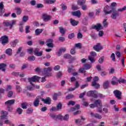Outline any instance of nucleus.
<instances>
[{
	"mask_svg": "<svg viewBox=\"0 0 126 126\" xmlns=\"http://www.w3.org/2000/svg\"><path fill=\"white\" fill-rule=\"evenodd\" d=\"M15 103V99H10L5 102V105L7 109L8 112H12L13 108L12 105H14Z\"/></svg>",
	"mask_w": 126,
	"mask_h": 126,
	"instance_id": "f257e3e1",
	"label": "nucleus"
},
{
	"mask_svg": "<svg viewBox=\"0 0 126 126\" xmlns=\"http://www.w3.org/2000/svg\"><path fill=\"white\" fill-rule=\"evenodd\" d=\"M16 24V21L12 20L11 21H4L3 22V26L5 27H8L9 29H12L13 26Z\"/></svg>",
	"mask_w": 126,
	"mask_h": 126,
	"instance_id": "f03ea898",
	"label": "nucleus"
},
{
	"mask_svg": "<svg viewBox=\"0 0 126 126\" xmlns=\"http://www.w3.org/2000/svg\"><path fill=\"white\" fill-rule=\"evenodd\" d=\"M40 78H41L38 76L35 75L32 77L28 78V80L33 87H35V85L33 84V82H38L39 80H40Z\"/></svg>",
	"mask_w": 126,
	"mask_h": 126,
	"instance_id": "7ed1b4c3",
	"label": "nucleus"
},
{
	"mask_svg": "<svg viewBox=\"0 0 126 126\" xmlns=\"http://www.w3.org/2000/svg\"><path fill=\"white\" fill-rule=\"evenodd\" d=\"M111 11V18L112 19H117V17L119 15V12L116 10V8H112Z\"/></svg>",
	"mask_w": 126,
	"mask_h": 126,
	"instance_id": "20e7f679",
	"label": "nucleus"
},
{
	"mask_svg": "<svg viewBox=\"0 0 126 126\" xmlns=\"http://www.w3.org/2000/svg\"><path fill=\"white\" fill-rule=\"evenodd\" d=\"M0 40L1 41V44L3 46H5L6 44L8 43V37L6 35L2 36L0 38Z\"/></svg>",
	"mask_w": 126,
	"mask_h": 126,
	"instance_id": "39448f33",
	"label": "nucleus"
},
{
	"mask_svg": "<svg viewBox=\"0 0 126 126\" xmlns=\"http://www.w3.org/2000/svg\"><path fill=\"white\" fill-rule=\"evenodd\" d=\"M33 54L36 57H42L43 56V51H40V49L39 48H35L33 50Z\"/></svg>",
	"mask_w": 126,
	"mask_h": 126,
	"instance_id": "423d86ee",
	"label": "nucleus"
},
{
	"mask_svg": "<svg viewBox=\"0 0 126 126\" xmlns=\"http://www.w3.org/2000/svg\"><path fill=\"white\" fill-rule=\"evenodd\" d=\"M51 71H52L51 68H45L42 71V73L43 75H45V76H49L51 73Z\"/></svg>",
	"mask_w": 126,
	"mask_h": 126,
	"instance_id": "0eeeda50",
	"label": "nucleus"
},
{
	"mask_svg": "<svg viewBox=\"0 0 126 126\" xmlns=\"http://www.w3.org/2000/svg\"><path fill=\"white\" fill-rule=\"evenodd\" d=\"M87 96H89V97L92 96V97H94V98H97V92H96V91H89L87 93Z\"/></svg>",
	"mask_w": 126,
	"mask_h": 126,
	"instance_id": "6e6552de",
	"label": "nucleus"
},
{
	"mask_svg": "<svg viewBox=\"0 0 126 126\" xmlns=\"http://www.w3.org/2000/svg\"><path fill=\"white\" fill-rule=\"evenodd\" d=\"M113 93L115 97H116V98H118L119 100L122 99V92L116 90L113 92Z\"/></svg>",
	"mask_w": 126,
	"mask_h": 126,
	"instance_id": "1a4fd4ad",
	"label": "nucleus"
},
{
	"mask_svg": "<svg viewBox=\"0 0 126 126\" xmlns=\"http://www.w3.org/2000/svg\"><path fill=\"white\" fill-rule=\"evenodd\" d=\"M90 54L91 56H89V60L91 62V63H94L95 61L94 60V58L92 57H96L97 54H96V52L94 51H92Z\"/></svg>",
	"mask_w": 126,
	"mask_h": 126,
	"instance_id": "9d476101",
	"label": "nucleus"
},
{
	"mask_svg": "<svg viewBox=\"0 0 126 126\" xmlns=\"http://www.w3.org/2000/svg\"><path fill=\"white\" fill-rule=\"evenodd\" d=\"M0 16H2V14L5 12L3 2H0Z\"/></svg>",
	"mask_w": 126,
	"mask_h": 126,
	"instance_id": "9b49d317",
	"label": "nucleus"
},
{
	"mask_svg": "<svg viewBox=\"0 0 126 126\" xmlns=\"http://www.w3.org/2000/svg\"><path fill=\"white\" fill-rule=\"evenodd\" d=\"M110 8H111L110 6H109L106 5L104 7V8L103 9V11H104L105 14H106V15L111 14V13H112V10H110V11H108V10H110Z\"/></svg>",
	"mask_w": 126,
	"mask_h": 126,
	"instance_id": "f8f14e48",
	"label": "nucleus"
},
{
	"mask_svg": "<svg viewBox=\"0 0 126 126\" xmlns=\"http://www.w3.org/2000/svg\"><path fill=\"white\" fill-rule=\"evenodd\" d=\"M0 114L2 115L0 117V120H6L7 115H8V112H7V111H1Z\"/></svg>",
	"mask_w": 126,
	"mask_h": 126,
	"instance_id": "ddd939ff",
	"label": "nucleus"
},
{
	"mask_svg": "<svg viewBox=\"0 0 126 126\" xmlns=\"http://www.w3.org/2000/svg\"><path fill=\"white\" fill-rule=\"evenodd\" d=\"M92 29H95L96 31H100V30H102L103 29V27L100 24H97L95 26L92 27Z\"/></svg>",
	"mask_w": 126,
	"mask_h": 126,
	"instance_id": "4468645a",
	"label": "nucleus"
},
{
	"mask_svg": "<svg viewBox=\"0 0 126 126\" xmlns=\"http://www.w3.org/2000/svg\"><path fill=\"white\" fill-rule=\"evenodd\" d=\"M90 115L92 118H95L96 119H98V120H101L102 119V116L98 113H94L93 112H91Z\"/></svg>",
	"mask_w": 126,
	"mask_h": 126,
	"instance_id": "2eb2a0df",
	"label": "nucleus"
},
{
	"mask_svg": "<svg viewBox=\"0 0 126 126\" xmlns=\"http://www.w3.org/2000/svg\"><path fill=\"white\" fill-rule=\"evenodd\" d=\"M40 99H41V96H38L36 97L35 100L33 102V105L34 107H38L39 106V103H40Z\"/></svg>",
	"mask_w": 126,
	"mask_h": 126,
	"instance_id": "dca6fc26",
	"label": "nucleus"
},
{
	"mask_svg": "<svg viewBox=\"0 0 126 126\" xmlns=\"http://www.w3.org/2000/svg\"><path fill=\"white\" fill-rule=\"evenodd\" d=\"M93 49H94V50H95V51H96V52H99V51L103 49V47L101 46V44H100V43H98L97 45L93 47Z\"/></svg>",
	"mask_w": 126,
	"mask_h": 126,
	"instance_id": "f3484780",
	"label": "nucleus"
},
{
	"mask_svg": "<svg viewBox=\"0 0 126 126\" xmlns=\"http://www.w3.org/2000/svg\"><path fill=\"white\" fill-rule=\"evenodd\" d=\"M94 105H95V107H103V105H102V100L100 99L96 100L94 102Z\"/></svg>",
	"mask_w": 126,
	"mask_h": 126,
	"instance_id": "a211bd4d",
	"label": "nucleus"
},
{
	"mask_svg": "<svg viewBox=\"0 0 126 126\" xmlns=\"http://www.w3.org/2000/svg\"><path fill=\"white\" fill-rule=\"evenodd\" d=\"M119 79L117 78L115 76L113 77L112 78V81H111V84L112 85H118L119 84Z\"/></svg>",
	"mask_w": 126,
	"mask_h": 126,
	"instance_id": "6ab92c4d",
	"label": "nucleus"
},
{
	"mask_svg": "<svg viewBox=\"0 0 126 126\" xmlns=\"http://www.w3.org/2000/svg\"><path fill=\"white\" fill-rule=\"evenodd\" d=\"M51 16L44 14L43 15L42 19L44 21H49V20H51Z\"/></svg>",
	"mask_w": 126,
	"mask_h": 126,
	"instance_id": "aec40b11",
	"label": "nucleus"
},
{
	"mask_svg": "<svg viewBox=\"0 0 126 126\" xmlns=\"http://www.w3.org/2000/svg\"><path fill=\"white\" fill-rule=\"evenodd\" d=\"M72 15L79 18L81 16V12H80V10H77L74 12H72Z\"/></svg>",
	"mask_w": 126,
	"mask_h": 126,
	"instance_id": "412c9836",
	"label": "nucleus"
},
{
	"mask_svg": "<svg viewBox=\"0 0 126 126\" xmlns=\"http://www.w3.org/2000/svg\"><path fill=\"white\" fill-rule=\"evenodd\" d=\"M41 101L44 102V104H48V105L51 104V98L49 97H47L46 99L42 98Z\"/></svg>",
	"mask_w": 126,
	"mask_h": 126,
	"instance_id": "4be33fe9",
	"label": "nucleus"
},
{
	"mask_svg": "<svg viewBox=\"0 0 126 126\" xmlns=\"http://www.w3.org/2000/svg\"><path fill=\"white\" fill-rule=\"evenodd\" d=\"M60 32L62 34V36H63L65 34V32H66V30L64 29L63 27H61L59 28Z\"/></svg>",
	"mask_w": 126,
	"mask_h": 126,
	"instance_id": "5701e85b",
	"label": "nucleus"
},
{
	"mask_svg": "<svg viewBox=\"0 0 126 126\" xmlns=\"http://www.w3.org/2000/svg\"><path fill=\"white\" fill-rule=\"evenodd\" d=\"M70 22L72 26H77V25L78 24V22L72 19H70Z\"/></svg>",
	"mask_w": 126,
	"mask_h": 126,
	"instance_id": "b1692460",
	"label": "nucleus"
},
{
	"mask_svg": "<svg viewBox=\"0 0 126 126\" xmlns=\"http://www.w3.org/2000/svg\"><path fill=\"white\" fill-rule=\"evenodd\" d=\"M18 42H19L18 39H15V40H13V41H12L11 42V47H13V48L15 47L16 46V45L18 43Z\"/></svg>",
	"mask_w": 126,
	"mask_h": 126,
	"instance_id": "393cba45",
	"label": "nucleus"
},
{
	"mask_svg": "<svg viewBox=\"0 0 126 126\" xmlns=\"http://www.w3.org/2000/svg\"><path fill=\"white\" fill-rule=\"evenodd\" d=\"M109 84H110V82L109 81H106L103 83V88L104 89H107V88H109Z\"/></svg>",
	"mask_w": 126,
	"mask_h": 126,
	"instance_id": "a878e982",
	"label": "nucleus"
},
{
	"mask_svg": "<svg viewBox=\"0 0 126 126\" xmlns=\"http://www.w3.org/2000/svg\"><path fill=\"white\" fill-rule=\"evenodd\" d=\"M92 86L95 87L96 89H99L100 88V85L95 82H92Z\"/></svg>",
	"mask_w": 126,
	"mask_h": 126,
	"instance_id": "bb28decb",
	"label": "nucleus"
},
{
	"mask_svg": "<svg viewBox=\"0 0 126 126\" xmlns=\"http://www.w3.org/2000/svg\"><path fill=\"white\" fill-rule=\"evenodd\" d=\"M42 32H43L42 29H37L35 30V33L36 36H38V35H40L41 34V33H42Z\"/></svg>",
	"mask_w": 126,
	"mask_h": 126,
	"instance_id": "cd10ccee",
	"label": "nucleus"
},
{
	"mask_svg": "<svg viewBox=\"0 0 126 126\" xmlns=\"http://www.w3.org/2000/svg\"><path fill=\"white\" fill-rule=\"evenodd\" d=\"M5 67H6V64L2 63L0 64V70H2V71H5Z\"/></svg>",
	"mask_w": 126,
	"mask_h": 126,
	"instance_id": "c85d7f7f",
	"label": "nucleus"
},
{
	"mask_svg": "<svg viewBox=\"0 0 126 126\" xmlns=\"http://www.w3.org/2000/svg\"><path fill=\"white\" fill-rule=\"evenodd\" d=\"M85 2H86V0H78L77 1V4L79 5H84V4H85Z\"/></svg>",
	"mask_w": 126,
	"mask_h": 126,
	"instance_id": "c756f323",
	"label": "nucleus"
},
{
	"mask_svg": "<svg viewBox=\"0 0 126 126\" xmlns=\"http://www.w3.org/2000/svg\"><path fill=\"white\" fill-rule=\"evenodd\" d=\"M6 54L8 55V56H11L12 55V49L10 48H8L5 52Z\"/></svg>",
	"mask_w": 126,
	"mask_h": 126,
	"instance_id": "7c9ffc66",
	"label": "nucleus"
},
{
	"mask_svg": "<svg viewBox=\"0 0 126 126\" xmlns=\"http://www.w3.org/2000/svg\"><path fill=\"white\" fill-rule=\"evenodd\" d=\"M80 109V105L79 104H77L75 105V107L71 108V111H75L76 110H79Z\"/></svg>",
	"mask_w": 126,
	"mask_h": 126,
	"instance_id": "2f4dec72",
	"label": "nucleus"
},
{
	"mask_svg": "<svg viewBox=\"0 0 126 126\" xmlns=\"http://www.w3.org/2000/svg\"><path fill=\"white\" fill-rule=\"evenodd\" d=\"M56 2V0H44V2L45 3H48L49 4H52L53 3H55Z\"/></svg>",
	"mask_w": 126,
	"mask_h": 126,
	"instance_id": "473e14b6",
	"label": "nucleus"
},
{
	"mask_svg": "<svg viewBox=\"0 0 126 126\" xmlns=\"http://www.w3.org/2000/svg\"><path fill=\"white\" fill-rule=\"evenodd\" d=\"M28 106V103L27 102H23L21 104V107L22 109H27V107Z\"/></svg>",
	"mask_w": 126,
	"mask_h": 126,
	"instance_id": "72a5a7b5",
	"label": "nucleus"
},
{
	"mask_svg": "<svg viewBox=\"0 0 126 126\" xmlns=\"http://www.w3.org/2000/svg\"><path fill=\"white\" fill-rule=\"evenodd\" d=\"M75 88H73L72 89H69V91H74V90H75L76 88H78L79 87V84H78V82H76L75 84Z\"/></svg>",
	"mask_w": 126,
	"mask_h": 126,
	"instance_id": "f704fd0d",
	"label": "nucleus"
},
{
	"mask_svg": "<svg viewBox=\"0 0 126 126\" xmlns=\"http://www.w3.org/2000/svg\"><path fill=\"white\" fill-rule=\"evenodd\" d=\"M84 66L85 67V69H86V70H87L88 69H90V68L92 67V65L87 63L85 64Z\"/></svg>",
	"mask_w": 126,
	"mask_h": 126,
	"instance_id": "c9c22d12",
	"label": "nucleus"
},
{
	"mask_svg": "<svg viewBox=\"0 0 126 126\" xmlns=\"http://www.w3.org/2000/svg\"><path fill=\"white\" fill-rule=\"evenodd\" d=\"M62 108H63V105H62V103L61 102H59L56 107L57 110L60 111V110H62Z\"/></svg>",
	"mask_w": 126,
	"mask_h": 126,
	"instance_id": "e433bc0d",
	"label": "nucleus"
},
{
	"mask_svg": "<svg viewBox=\"0 0 126 126\" xmlns=\"http://www.w3.org/2000/svg\"><path fill=\"white\" fill-rule=\"evenodd\" d=\"M33 109L32 108H29L26 110V114H28V115L32 114V113H33Z\"/></svg>",
	"mask_w": 126,
	"mask_h": 126,
	"instance_id": "4c0bfd02",
	"label": "nucleus"
},
{
	"mask_svg": "<svg viewBox=\"0 0 126 126\" xmlns=\"http://www.w3.org/2000/svg\"><path fill=\"white\" fill-rule=\"evenodd\" d=\"M16 90H17V92H18V93H20V92L22 91V88L20 87V86L17 85L16 86Z\"/></svg>",
	"mask_w": 126,
	"mask_h": 126,
	"instance_id": "58836bf2",
	"label": "nucleus"
},
{
	"mask_svg": "<svg viewBox=\"0 0 126 126\" xmlns=\"http://www.w3.org/2000/svg\"><path fill=\"white\" fill-rule=\"evenodd\" d=\"M59 42H61V43H63L65 41V37L63 36H60L58 38Z\"/></svg>",
	"mask_w": 126,
	"mask_h": 126,
	"instance_id": "ea45409f",
	"label": "nucleus"
},
{
	"mask_svg": "<svg viewBox=\"0 0 126 126\" xmlns=\"http://www.w3.org/2000/svg\"><path fill=\"white\" fill-rule=\"evenodd\" d=\"M23 112V110L22 109H21V108L19 107L17 108V112L18 113V114H19V115H21V114H22Z\"/></svg>",
	"mask_w": 126,
	"mask_h": 126,
	"instance_id": "a19ab883",
	"label": "nucleus"
},
{
	"mask_svg": "<svg viewBox=\"0 0 126 126\" xmlns=\"http://www.w3.org/2000/svg\"><path fill=\"white\" fill-rule=\"evenodd\" d=\"M102 24L104 27H107V26H108V22H107V19H104Z\"/></svg>",
	"mask_w": 126,
	"mask_h": 126,
	"instance_id": "79ce46f5",
	"label": "nucleus"
},
{
	"mask_svg": "<svg viewBox=\"0 0 126 126\" xmlns=\"http://www.w3.org/2000/svg\"><path fill=\"white\" fill-rule=\"evenodd\" d=\"M116 6H117V3L115 2H112L110 5L111 10H112L113 8H115V7H116Z\"/></svg>",
	"mask_w": 126,
	"mask_h": 126,
	"instance_id": "37998d69",
	"label": "nucleus"
},
{
	"mask_svg": "<svg viewBox=\"0 0 126 126\" xmlns=\"http://www.w3.org/2000/svg\"><path fill=\"white\" fill-rule=\"evenodd\" d=\"M63 58L67 59H71V55L68 54H64L63 56Z\"/></svg>",
	"mask_w": 126,
	"mask_h": 126,
	"instance_id": "c03bdc74",
	"label": "nucleus"
},
{
	"mask_svg": "<svg viewBox=\"0 0 126 126\" xmlns=\"http://www.w3.org/2000/svg\"><path fill=\"white\" fill-rule=\"evenodd\" d=\"M28 61L32 62L33 61H35V60H36V58H35L34 56H30L28 57Z\"/></svg>",
	"mask_w": 126,
	"mask_h": 126,
	"instance_id": "a18cd8bd",
	"label": "nucleus"
},
{
	"mask_svg": "<svg viewBox=\"0 0 126 126\" xmlns=\"http://www.w3.org/2000/svg\"><path fill=\"white\" fill-rule=\"evenodd\" d=\"M74 97V95L73 94H68L66 96V100H69V99H72V98Z\"/></svg>",
	"mask_w": 126,
	"mask_h": 126,
	"instance_id": "49530a36",
	"label": "nucleus"
},
{
	"mask_svg": "<svg viewBox=\"0 0 126 126\" xmlns=\"http://www.w3.org/2000/svg\"><path fill=\"white\" fill-rule=\"evenodd\" d=\"M79 72L80 73H85L86 71H85V68H81L79 69Z\"/></svg>",
	"mask_w": 126,
	"mask_h": 126,
	"instance_id": "de8ad7c7",
	"label": "nucleus"
},
{
	"mask_svg": "<svg viewBox=\"0 0 126 126\" xmlns=\"http://www.w3.org/2000/svg\"><path fill=\"white\" fill-rule=\"evenodd\" d=\"M12 95H13V92L12 91H9L7 93V97L8 98H11L12 97Z\"/></svg>",
	"mask_w": 126,
	"mask_h": 126,
	"instance_id": "09e8293b",
	"label": "nucleus"
},
{
	"mask_svg": "<svg viewBox=\"0 0 126 126\" xmlns=\"http://www.w3.org/2000/svg\"><path fill=\"white\" fill-rule=\"evenodd\" d=\"M59 96V94H54L53 96V99L54 100V101H56L58 99V97Z\"/></svg>",
	"mask_w": 126,
	"mask_h": 126,
	"instance_id": "8fccbe9b",
	"label": "nucleus"
},
{
	"mask_svg": "<svg viewBox=\"0 0 126 126\" xmlns=\"http://www.w3.org/2000/svg\"><path fill=\"white\" fill-rule=\"evenodd\" d=\"M34 87H35V86H34V87H33L32 85V86H28L27 87V89H28V90H29L30 91H32L34 90Z\"/></svg>",
	"mask_w": 126,
	"mask_h": 126,
	"instance_id": "3c124183",
	"label": "nucleus"
},
{
	"mask_svg": "<svg viewBox=\"0 0 126 126\" xmlns=\"http://www.w3.org/2000/svg\"><path fill=\"white\" fill-rule=\"evenodd\" d=\"M72 9H73V10H77V9H79V7H78L77 5H72Z\"/></svg>",
	"mask_w": 126,
	"mask_h": 126,
	"instance_id": "603ef678",
	"label": "nucleus"
},
{
	"mask_svg": "<svg viewBox=\"0 0 126 126\" xmlns=\"http://www.w3.org/2000/svg\"><path fill=\"white\" fill-rule=\"evenodd\" d=\"M69 118V116L68 114H66L63 117V121H68V119Z\"/></svg>",
	"mask_w": 126,
	"mask_h": 126,
	"instance_id": "864d4df0",
	"label": "nucleus"
},
{
	"mask_svg": "<svg viewBox=\"0 0 126 126\" xmlns=\"http://www.w3.org/2000/svg\"><path fill=\"white\" fill-rule=\"evenodd\" d=\"M28 19H29V18L27 16H24L23 17V21H24V22H27V21H28Z\"/></svg>",
	"mask_w": 126,
	"mask_h": 126,
	"instance_id": "5fc2aeb1",
	"label": "nucleus"
},
{
	"mask_svg": "<svg viewBox=\"0 0 126 126\" xmlns=\"http://www.w3.org/2000/svg\"><path fill=\"white\" fill-rule=\"evenodd\" d=\"M56 119H58V120H60V121H63V116H62V115L59 114L56 116Z\"/></svg>",
	"mask_w": 126,
	"mask_h": 126,
	"instance_id": "6e6d98bb",
	"label": "nucleus"
},
{
	"mask_svg": "<svg viewBox=\"0 0 126 126\" xmlns=\"http://www.w3.org/2000/svg\"><path fill=\"white\" fill-rule=\"evenodd\" d=\"M74 33H71L68 35V39H72V38H74Z\"/></svg>",
	"mask_w": 126,
	"mask_h": 126,
	"instance_id": "4d7b16f0",
	"label": "nucleus"
},
{
	"mask_svg": "<svg viewBox=\"0 0 126 126\" xmlns=\"http://www.w3.org/2000/svg\"><path fill=\"white\" fill-rule=\"evenodd\" d=\"M33 52H34V51H33V48H29L28 49V53L30 55H32V54H33Z\"/></svg>",
	"mask_w": 126,
	"mask_h": 126,
	"instance_id": "13d9d810",
	"label": "nucleus"
},
{
	"mask_svg": "<svg viewBox=\"0 0 126 126\" xmlns=\"http://www.w3.org/2000/svg\"><path fill=\"white\" fill-rule=\"evenodd\" d=\"M12 75L14 76H19V72H12Z\"/></svg>",
	"mask_w": 126,
	"mask_h": 126,
	"instance_id": "bf43d9fd",
	"label": "nucleus"
},
{
	"mask_svg": "<svg viewBox=\"0 0 126 126\" xmlns=\"http://www.w3.org/2000/svg\"><path fill=\"white\" fill-rule=\"evenodd\" d=\"M118 82L119 83H125L126 81L124 79H120L119 80L118 79Z\"/></svg>",
	"mask_w": 126,
	"mask_h": 126,
	"instance_id": "052dcab7",
	"label": "nucleus"
},
{
	"mask_svg": "<svg viewBox=\"0 0 126 126\" xmlns=\"http://www.w3.org/2000/svg\"><path fill=\"white\" fill-rule=\"evenodd\" d=\"M82 37H83V35H82V33H81V32H79L77 34V38L78 39H81V38H82Z\"/></svg>",
	"mask_w": 126,
	"mask_h": 126,
	"instance_id": "680f3d73",
	"label": "nucleus"
},
{
	"mask_svg": "<svg viewBox=\"0 0 126 126\" xmlns=\"http://www.w3.org/2000/svg\"><path fill=\"white\" fill-rule=\"evenodd\" d=\"M30 29V26H27L26 27V33H29L30 32V31L29 30Z\"/></svg>",
	"mask_w": 126,
	"mask_h": 126,
	"instance_id": "e2e57ef3",
	"label": "nucleus"
},
{
	"mask_svg": "<svg viewBox=\"0 0 126 126\" xmlns=\"http://www.w3.org/2000/svg\"><path fill=\"white\" fill-rule=\"evenodd\" d=\"M81 8L83 10H87V5L84 4L82 5Z\"/></svg>",
	"mask_w": 126,
	"mask_h": 126,
	"instance_id": "0e129e2a",
	"label": "nucleus"
},
{
	"mask_svg": "<svg viewBox=\"0 0 126 126\" xmlns=\"http://www.w3.org/2000/svg\"><path fill=\"white\" fill-rule=\"evenodd\" d=\"M16 10H17V14L18 15L20 14L22 12L21 9H20V8H17Z\"/></svg>",
	"mask_w": 126,
	"mask_h": 126,
	"instance_id": "69168bd1",
	"label": "nucleus"
},
{
	"mask_svg": "<svg viewBox=\"0 0 126 126\" xmlns=\"http://www.w3.org/2000/svg\"><path fill=\"white\" fill-rule=\"evenodd\" d=\"M97 97L99 98H105V95L101 94H96Z\"/></svg>",
	"mask_w": 126,
	"mask_h": 126,
	"instance_id": "338daca9",
	"label": "nucleus"
},
{
	"mask_svg": "<svg viewBox=\"0 0 126 126\" xmlns=\"http://www.w3.org/2000/svg\"><path fill=\"white\" fill-rule=\"evenodd\" d=\"M98 63H104V58L103 57H101L99 60H98Z\"/></svg>",
	"mask_w": 126,
	"mask_h": 126,
	"instance_id": "774afa93",
	"label": "nucleus"
}]
</instances>
